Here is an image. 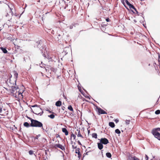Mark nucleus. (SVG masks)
<instances>
[{"label":"nucleus","mask_w":160,"mask_h":160,"mask_svg":"<svg viewBox=\"0 0 160 160\" xmlns=\"http://www.w3.org/2000/svg\"><path fill=\"white\" fill-rule=\"evenodd\" d=\"M37 136H38V137H40L41 136V135L40 134H38V135H37Z\"/></svg>","instance_id":"45"},{"label":"nucleus","mask_w":160,"mask_h":160,"mask_svg":"<svg viewBox=\"0 0 160 160\" xmlns=\"http://www.w3.org/2000/svg\"><path fill=\"white\" fill-rule=\"evenodd\" d=\"M71 144L72 145V147L73 149H77V146L75 142H73L72 141H71Z\"/></svg>","instance_id":"12"},{"label":"nucleus","mask_w":160,"mask_h":160,"mask_svg":"<svg viewBox=\"0 0 160 160\" xmlns=\"http://www.w3.org/2000/svg\"><path fill=\"white\" fill-rule=\"evenodd\" d=\"M106 156L109 158H110L111 157L112 155L110 153V152H107L106 153Z\"/></svg>","instance_id":"24"},{"label":"nucleus","mask_w":160,"mask_h":160,"mask_svg":"<svg viewBox=\"0 0 160 160\" xmlns=\"http://www.w3.org/2000/svg\"><path fill=\"white\" fill-rule=\"evenodd\" d=\"M98 146L100 150H101L103 147L102 144L101 142L98 143Z\"/></svg>","instance_id":"13"},{"label":"nucleus","mask_w":160,"mask_h":160,"mask_svg":"<svg viewBox=\"0 0 160 160\" xmlns=\"http://www.w3.org/2000/svg\"><path fill=\"white\" fill-rule=\"evenodd\" d=\"M46 158H46L45 157H43L42 158V160H46Z\"/></svg>","instance_id":"35"},{"label":"nucleus","mask_w":160,"mask_h":160,"mask_svg":"<svg viewBox=\"0 0 160 160\" xmlns=\"http://www.w3.org/2000/svg\"><path fill=\"white\" fill-rule=\"evenodd\" d=\"M0 113H1V114H3L2 113V108L0 106Z\"/></svg>","instance_id":"31"},{"label":"nucleus","mask_w":160,"mask_h":160,"mask_svg":"<svg viewBox=\"0 0 160 160\" xmlns=\"http://www.w3.org/2000/svg\"><path fill=\"white\" fill-rule=\"evenodd\" d=\"M71 137H72L73 138V139L74 140L76 138V135L72 133L71 135Z\"/></svg>","instance_id":"27"},{"label":"nucleus","mask_w":160,"mask_h":160,"mask_svg":"<svg viewBox=\"0 0 160 160\" xmlns=\"http://www.w3.org/2000/svg\"><path fill=\"white\" fill-rule=\"evenodd\" d=\"M158 131H160V128H158L153 129L151 132L156 138L160 141V133Z\"/></svg>","instance_id":"4"},{"label":"nucleus","mask_w":160,"mask_h":160,"mask_svg":"<svg viewBox=\"0 0 160 160\" xmlns=\"http://www.w3.org/2000/svg\"><path fill=\"white\" fill-rule=\"evenodd\" d=\"M62 131L65 133V135L67 136L68 134V132L66 128H62Z\"/></svg>","instance_id":"11"},{"label":"nucleus","mask_w":160,"mask_h":160,"mask_svg":"<svg viewBox=\"0 0 160 160\" xmlns=\"http://www.w3.org/2000/svg\"><path fill=\"white\" fill-rule=\"evenodd\" d=\"M158 62L159 64H160V54L159 53H158Z\"/></svg>","instance_id":"29"},{"label":"nucleus","mask_w":160,"mask_h":160,"mask_svg":"<svg viewBox=\"0 0 160 160\" xmlns=\"http://www.w3.org/2000/svg\"><path fill=\"white\" fill-rule=\"evenodd\" d=\"M128 6H129V7L130 8L136 10V9L134 7L131 3L129 4Z\"/></svg>","instance_id":"21"},{"label":"nucleus","mask_w":160,"mask_h":160,"mask_svg":"<svg viewBox=\"0 0 160 160\" xmlns=\"http://www.w3.org/2000/svg\"><path fill=\"white\" fill-rule=\"evenodd\" d=\"M54 113H52V114L49 115L48 116V117L50 118L51 119H53L55 118V115L53 114Z\"/></svg>","instance_id":"22"},{"label":"nucleus","mask_w":160,"mask_h":160,"mask_svg":"<svg viewBox=\"0 0 160 160\" xmlns=\"http://www.w3.org/2000/svg\"><path fill=\"white\" fill-rule=\"evenodd\" d=\"M133 159L134 160H140L139 158L135 157H133Z\"/></svg>","instance_id":"32"},{"label":"nucleus","mask_w":160,"mask_h":160,"mask_svg":"<svg viewBox=\"0 0 160 160\" xmlns=\"http://www.w3.org/2000/svg\"><path fill=\"white\" fill-rule=\"evenodd\" d=\"M33 153V151H32V150H30L29 151V154L30 155H32Z\"/></svg>","instance_id":"28"},{"label":"nucleus","mask_w":160,"mask_h":160,"mask_svg":"<svg viewBox=\"0 0 160 160\" xmlns=\"http://www.w3.org/2000/svg\"><path fill=\"white\" fill-rule=\"evenodd\" d=\"M148 156L147 155H145V158L146 159V160H148Z\"/></svg>","instance_id":"34"},{"label":"nucleus","mask_w":160,"mask_h":160,"mask_svg":"<svg viewBox=\"0 0 160 160\" xmlns=\"http://www.w3.org/2000/svg\"><path fill=\"white\" fill-rule=\"evenodd\" d=\"M28 118L29 119H30V120H31H31H34V119H32V118H29V117H28Z\"/></svg>","instance_id":"40"},{"label":"nucleus","mask_w":160,"mask_h":160,"mask_svg":"<svg viewBox=\"0 0 160 160\" xmlns=\"http://www.w3.org/2000/svg\"><path fill=\"white\" fill-rule=\"evenodd\" d=\"M32 107L33 108V109H32V112L34 114L37 115H41L43 113V111L41 108L37 105L32 106Z\"/></svg>","instance_id":"1"},{"label":"nucleus","mask_w":160,"mask_h":160,"mask_svg":"<svg viewBox=\"0 0 160 160\" xmlns=\"http://www.w3.org/2000/svg\"><path fill=\"white\" fill-rule=\"evenodd\" d=\"M88 152H86V153H85V154L88 155Z\"/></svg>","instance_id":"46"},{"label":"nucleus","mask_w":160,"mask_h":160,"mask_svg":"<svg viewBox=\"0 0 160 160\" xmlns=\"http://www.w3.org/2000/svg\"><path fill=\"white\" fill-rule=\"evenodd\" d=\"M0 49L4 53H6L8 52L7 50L5 48H4L3 47H1L0 48Z\"/></svg>","instance_id":"17"},{"label":"nucleus","mask_w":160,"mask_h":160,"mask_svg":"<svg viewBox=\"0 0 160 160\" xmlns=\"http://www.w3.org/2000/svg\"><path fill=\"white\" fill-rule=\"evenodd\" d=\"M15 15L16 16H17V14H15Z\"/></svg>","instance_id":"48"},{"label":"nucleus","mask_w":160,"mask_h":160,"mask_svg":"<svg viewBox=\"0 0 160 160\" xmlns=\"http://www.w3.org/2000/svg\"><path fill=\"white\" fill-rule=\"evenodd\" d=\"M115 132L118 134H120L121 133L120 131L118 129H117L115 130Z\"/></svg>","instance_id":"25"},{"label":"nucleus","mask_w":160,"mask_h":160,"mask_svg":"<svg viewBox=\"0 0 160 160\" xmlns=\"http://www.w3.org/2000/svg\"><path fill=\"white\" fill-rule=\"evenodd\" d=\"M56 137L57 138H58V137L60 138V136L58 134H56Z\"/></svg>","instance_id":"36"},{"label":"nucleus","mask_w":160,"mask_h":160,"mask_svg":"<svg viewBox=\"0 0 160 160\" xmlns=\"http://www.w3.org/2000/svg\"><path fill=\"white\" fill-rule=\"evenodd\" d=\"M62 109H63V110H64V108H62Z\"/></svg>","instance_id":"49"},{"label":"nucleus","mask_w":160,"mask_h":160,"mask_svg":"<svg viewBox=\"0 0 160 160\" xmlns=\"http://www.w3.org/2000/svg\"><path fill=\"white\" fill-rule=\"evenodd\" d=\"M54 147L55 148H60L62 150H63L65 149V148L62 145L60 144H56L55 145Z\"/></svg>","instance_id":"9"},{"label":"nucleus","mask_w":160,"mask_h":160,"mask_svg":"<svg viewBox=\"0 0 160 160\" xmlns=\"http://www.w3.org/2000/svg\"><path fill=\"white\" fill-rule=\"evenodd\" d=\"M15 15L16 16H17V14H15Z\"/></svg>","instance_id":"47"},{"label":"nucleus","mask_w":160,"mask_h":160,"mask_svg":"<svg viewBox=\"0 0 160 160\" xmlns=\"http://www.w3.org/2000/svg\"><path fill=\"white\" fill-rule=\"evenodd\" d=\"M100 142H101L102 144L105 145L107 144L109 142L108 139L105 138H101L100 139Z\"/></svg>","instance_id":"8"},{"label":"nucleus","mask_w":160,"mask_h":160,"mask_svg":"<svg viewBox=\"0 0 160 160\" xmlns=\"http://www.w3.org/2000/svg\"><path fill=\"white\" fill-rule=\"evenodd\" d=\"M78 143L79 145H82L81 143L79 141H78Z\"/></svg>","instance_id":"39"},{"label":"nucleus","mask_w":160,"mask_h":160,"mask_svg":"<svg viewBox=\"0 0 160 160\" xmlns=\"http://www.w3.org/2000/svg\"><path fill=\"white\" fill-rule=\"evenodd\" d=\"M50 113H54L53 112H52L51 111H50L49 110H47Z\"/></svg>","instance_id":"38"},{"label":"nucleus","mask_w":160,"mask_h":160,"mask_svg":"<svg viewBox=\"0 0 160 160\" xmlns=\"http://www.w3.org/2000/svg\"><path fill=\"white\" fill-rule=\"evenodd\" d=\"M62 105V102L60 101H57L55 103V105L58 107H60Z\"/></svg>","instance_id":"15"},{"label":"nucleus","mask_w":160,"mask_h":160,"mask_svg":"<svg viewBox=\"0 0 160 160\" xmlns=\"http://www.w3.org/2000/svg\"><path fill=\"white\" fill-rule=\"evenodd\" d=\"M80 148H77L75 150V153H76L78 154V158H80V157H81L82 155L80 154Z\"/></svg>","instance_id":"10"},{"label":"nucleus","mask_w":160,"mask_h":160,"mask_svg":"<svg viewBox=\"0 0 160 160\" xmlns=\"http://www.w3.org/2000/svg\"><path fill=\"white\" fill-rule=\"evenodd\" d=\"M30 126L32 127L40 128L44 130L42 123L36 120H31Z\"/></svg>","instance_id":"3"},{"label":"nucleus","mask_w":160,"mask_h":160,"mask_svg":"<svg viewBox=\"0 0 160 160\" xmlns=\"http://www.w3.org/2000/svg\"><path fill=\"white\" fill-rule=\"evenodd\" d=\"M96 108L97 110V111L98 112L99 114H107V113L106 112V111H105L103 109H102L100 108L97 107Z\"/></svg>","instance_id":"7"},{"label":"nucleus","mask_w":160,"mask_h":160,"mask_svg":"<svg viewBox=\"0 0 160 160\" xmlns=\"http://www.w3.org/2000/svg\"><path fill=\"white\" fill-rule=\"evenodd\" d=\"M23 125L25 127L27 128H28L30 126H30V124H29V123L27 122H25L23 124Z\"/></svg>","instance_id":"19"},{"label":"nucleus","mask_w":160,"mask_h":160,"mask_svg":"<svg viewBox=\"0 0 160 160\" xmlns=\"http://www.w3.org/2000/svg\"><path fill=\"white\" fill-rule=\"evenodd\" d=\"M155 113L156 114L158 115L160 113V110H158L155 112Z\"/></svg>","instance_id":"26"},{"label":"nucleus","mask_w":160,"mask_h":160,"mask_svg":"<svg viewBox=\"0 0 160 160\" xmlns=\"http://www.w3.org/2000/svg\"><path fill=\"white\" fill-rule=\"evenodd\" d=\"M70 115L72 116H73V113H71V114H70Z\"/></svg>","instance_id":"44"},{"label":"nucleus","mask_w":160,"mask_h":160,"mask_svg":"<svg viewBox=\"0 0 160 160\" xmlns=\"http://www.w3.org/2000/svg\"><path fill=\"white\" fill-rule=\"evenodd\" d=\"M38 136H36L34 138V140L36 139H38Z\"/></svg>","instance_id":"37"},{"label":"nucleus","mask_w":160,"mask_h":160,"mask_svg":"<svg viewBox=\"0 0 160 160\" xmlns=\"http://www.w3.org/2000/svg\"><path fill=\"white\" fill-rule=\"evenodd\" d=\"M62 109H63V110H64V108H62Z\"/></svg>","instance_id":"50"},{"label":"nucleus","mask_w":160,"mask_h":160,"mask_svg":"<svg viewBox=\"0 0 160 160\" xmlns=\"http://www.w3.org/2000/svg\"><path fill=\"white\" fill-rule=\"evenodd\" d=\"M150 160H152V159H151Z\"/></svg>","instance_id":"52"},{"label":"nucleus","mask_w":160,"mask_h":160,"mask_svg":"<svg viewBox=\"0 0 160 160\" xmlns=\"http://www.w3.org/2000/svg\"><path fill=\"white\" fill-rule=\"evenodd\" d=\"M107 22H108L109 21V18H106V19Z\"/></svg>","instance_id":"41"},{"label":"nucleus","mask_w":160,"mask_h":160,"mask_svg":"<svg viewBox=\"0 0 160 160\" xmlns=\"http://www.w3.org/2000/svg\"><path fill=\"white\" fill-rule=\"evenodd\" d=\"M51 70L53 71H54L55 70L54 68H51Z\"/></svg>","instance_id":"42"},{"label":"nucleus","mask_w":160,"mask_h":160,"mask_svg":"<svg viewBox=\"0 0 160 160\" xmlns=\"http://www.w3.org/2000/svg\"><path fill=\"white\" fill-rule=\"evenodd\" d=\"M125 2L128 5H129V4L130 3L128 2V1L127 0H125Z\"/></svg>","instance_id":"33"},{"label":"nucleus","mask_w":160,"mask_h":160,"mask_svg":"<svg viewBox=\"0 0 160 160\" xmlns=\"http://www.w3.org/2000/svg\"><path fill=\"white\" fill-rule=\"evenodd\" d=\"M10 11L9 12V13H10L11 14H10L7 13L5 16V19L7 21V23L8 24V26H11V25L12 24H11V20L12 17V14H13V13L12 11V9H11V8H10Z\"/></svg>","instance_id":"2"},{"label":"nucleus","mask_w":160,"mask_h":160,"mask_svg":"<svg viewBox=\"0 0 160 160\" xmlns=\"http://www.w3.org/2000/svg\"><path fill=\"white\" fill-rule=\"evenodd\" d=\"M20 91V89L18 87H12V88L9 89V92L11 96L14 97L15 93L17 92L18 91Z\"/></svg>","instance_id":"5"},{"label":"nucleus","mask_w":160,"mask_h":160,"mask_svg":"<svg viewBox=\"0 0 160 160\" xmlns=\"http://www.w3.org/2000/svg\"><path fill=\"white\" fill-rule=\"evenodd\" d=\"M92 137L93 138H94L96 139L97 138V133H93L92 134Z\"/></svg>","instance_id":"23"},{"label":"nucleus","mask_w":160,"mask_h":160,"mask_svg":"<svg viewBox=\"0 0 160 160\" xmlns=\"http://www.w3.org/2000/svg\"><path fill=\"white\" fill-rule=\"evenodd\" d=\"M13 73H14V77L15 78V83H16V81L17 78L18 77V73L16 71H14L13 72Z\"/></svg>","instance_id":"14"},{"label":"nucleus","mask_w":160,"mask_h":160,"mask_svg":"<svg viewBox=\"0 0 160 160\" xmlns=\"http://www.w3.org/2000/svg\"><path fill=\"white\" fill-rule=\"evenodd\" d=\"M0 102H1V100L0 99Z\"/></svg>","instance_id":"51"},{"label":"nucleus","mask_w":160,"mask_h":160,"mask_svg":"<svg viewBox=\"0 0 160 160\" xmlns=\"http://www.w3.org/2000/svg\"><path fill=\"white\" fill-rule=\"evenodd\" d=\"M68 108L70 111H72L73 113L74 112L73 109L71 105H69L68 107Z\"/></svg>","instance_id":"18"},{"label":"nucleus","mask_w":160,"mask_h":160,"mask_svg":"<svg viewBox=\"0 0 160 160\" xmlns=\"http://www.w3.org/2000/svg\"><path fill=\"white\" fill-rule=\"evenodd\" d=\"M23 92V90L18 91L17 92L15 93L14 97L17 100H20L22 99L23 98V95L22 93Z\"/></svg>","instance_id":"6"},{"label":"nucleus","mask_w":160,"mask_h":160,"mask_svg":"<svg viewBox=\"0 0 160 160\" xmlns=\"http://www.w3.org/2000/svg\"><path fill=\"white\" fill-rule=\"evenodd\" d=\"M130 120H126V123L127 125L129 124L130 123Z\"/></svg>","instance_id":"30"},{"label":"nucleus","mask_w":160,"mask_h":160,"mask_svg":"<svg viewBox=\"0 0 160 160\" xmlns=\"http://www.w3.org/2000/svg\"><path fill=\"white\" fill-rule=\"evenodd\" d=\"M109 125L111 128H114L115 127L114 123L113 122H109Z\"/></svg>","instance_id":"20"},{"label":"nucleus","mask_w":160,"mask_h":160,"mask_svg":"<svg viewBox=\"0 0 160 160\" xmlns=\"http://www.w3.org/2000/svg\"><path fill=\"white\" fill-rule=\"evenodd\" d=\"M115 122L116 123H117V122H118V121H119L118 120V119H116V120H115Z\"/></svg>","instance_id":"43"},{"label":"nucleus","mask_w":160,"mask_h":160,"mask_svg":"<svg viewBox=\"0 0 160 160\" xmlns=\"http://www.w3.org/2000/svg\"><path fill=\"white\" fill-rule=\"evenodd\" d=\"M77 131L78 132V133L77 134L78 137H80L82 138H83V137L82 136L80 133V131L78 129H77Z\"/></svg>","instance_id":"16"}]
</instances>
